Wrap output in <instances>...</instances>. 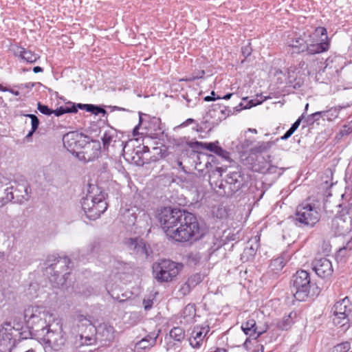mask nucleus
Segmentation results:
<instances>
[{
	"mask_svg": "<svg viewBox=\"0 0 352 352\" xmlns=\"http://www.w3.org/2000/svg\"><path fill=\"white\" fill-rule=\"evenodd\" d=\"M24 320L28 327H30L35 332V336L39 337L52 327L50 322L53 315L42 306H28L24 310Z\"/></svg>",
	"mask_w": 352,
	"mask_h": 352,
	"instance_id": "1",
	"label": "nucleus"
},
{
	"mask_svg": "<svg viewBox=\"0 0 352 352\" xmlns=\"http://www.w3.org/2000/svg\"><path fill=\"white\" fill-rule=\"evenodd\" d=\"M88 194L85 197L81 199L80 204L82 209L84 211L86 217L89 220H96L100 217L107 209V203L105 201L106 194L100 191V193L96 195H91L94 189L98 190V187L89 185Z\"/></svg>",
	"mask_w": 352,
	"mask_h": 352,
	"instance_id": "2",
	"label": "nucleus"
},
{
	"mask_svg": "<svg viewBox=\"0 0 352 352\" xmlns=\"http://www.w3.org/2000/svg\"><path fill=\"white\" fill-rule=\"evenodd\" d=\"M174 233L173 239L179 242L197 240L202 235L197 217L188 212H186L179 226L175 228Z\"/></svg>",
	"mask_w": 352,
	"mask_h": 352,
	"instance_id": "3",
	"label": "nucleus"
},
{
	"mask_svg": "<svg viewBox=\"0 0 352 352\" xmlns=\"http://www.w3.org/2000/svg\"><path fill=\"white\" fill-rule=\"evenodd\" d=\"M70 263V259L67 256L61 257L58 255L48 256L47 272L52 275L50 277V281L54 283L57 287L65 283L67 276L70 274L67 272Z\"/></svg>",
	"mask_w": 352,
	"mask_h": 352,
	"instance_id": "4",
	"label": "nucleus"
},
{
	"mask_svg": "<svg viewBox=\"0 0 352 352\" xmlns=\"http://www.w3.org/2000/svg\"><path fill=\"white\" fill-rule=\"evenodd\" d=\"M186 211L170 207H163L157 211V219L166 236L173 239L175 230L182 221Z\"/></svg>",
	"mask_w": 352,
	"mask_h": 352,
	"instance_id": "5",
	"label": "nucleus"
},
{
	"mask_svg": "<svg viewBox=\"0 0 352 352\" xmlns=\"http://www.w3.org/2000/svg\"><path fill=\"white\" fill-rule=\"evenodd\" d=\"M184 265L170 259H161L153 264V274L159 283H169L175 280L182 270Z\"/></svg>",
	"mask_w": 352,
	"mask_h": 352,
	"instance_id": "6",
	"label": "nucleus"
},
{
	"mask_svg": "<svg viewBox=\"0 0 352 352\" xmlns=\"http://www.w3.org/2000/svg\"><path fill=\"white\" fill-rule=\"evenodd\" d=\"M314 286L315 283L311 280L310 274L303 270H298L290 280L291 291L295 299L298 301H305Z\"/></svg>",
	"mask_w": 352,
	"mask_h": 352,
	"instance_id": "7",
	"label": "nucleus"
},
{
	"mask_svg": "<svg viewBox=\"0 0 352 352\" xmlns=\"http://www.w3.org/2000/svg\"><path fill=\"white\" fill-rule=\"evenodd\" d=\"M294 223L299 228H313L320 220V214L312 204H302L296 208Z\"/></svg>",
	"mask_w": 352,
	"mask_h": 352,
	"instance_id": "8",
	"label": "nucleus"
},
{
	"mask_svg": "<svg viewBox=\"0 0 352 352\" xmlns=\"http://www.w3.org/2000/svg\"><path fill=\"white\" fill-rule=\"evenodd\" d=\"M333 322L346 331L352 324V302L348 297L336 302L331 309Z\"/></svg>",
	"mask_w": 352,
	"mask_h": 352,
	"instance_id": "9",
	"label": "nucleus"
},
{
	"mask_svg": "<svg viewBox=\"0 0 352 352\" xmlns=\"http://www.w3.org/2000/svg\"><path fill=\"white\" fill-rule=\"evenodd\" d=\"M30 189L27 183L17 184L15 186H11L0 190V207L12 201L23 204L30 198Z\"/></svg>",
	"mask_w": 352,
	"mask_h": 352,
	"instance_id": "10",
	"label": "nucleus"
},
{
	"mask_svg": "<svg viewBox=\"0 0 352 352\" xmlns=\"http://www.w3.org/2000/svg\"><path fill=\"white\" fill-rule=\"evenodd\" d=\"M329 48V41L327 29L324 27H318L315 29L310 39L307 41L305 52L308 54L314 55L327 52Z\"/></svg>",
	"mask_w": 352,
	"mask_h": 352,
	"instance_id": "11",
	"label": "nucleus"
},
{
	"mask_svg": "<svg viewBox=\"0 0 352 352\" xmlns=\"http://www.w3.org/2000/svg\"><path fill=\"white\" fill-rule=\"evenodd\" d=\"M246 183L247 179L241 169L229 172L226 179L219 186V189L223 190V192L219 193L223 196L231 197L241 189Z\"/></svg>",
	"mask_w": 352,
	"mask_h": 352,
	"instance_id": "12",
	"label": "nucleus"
},
{
	"mask_svg": "<svg viewBox=\"0 0 352 352\" xmlns=\"http://www.w3.org/2000/svg\"><path fill=\"white\" fill-rule=\"evenodd\" d=\"M88 136L76 131H70L63 137L64 147L72 155H74L77 150H80L82 147L90 144Z\"/></svg>",
	"mask_w": 352,
	"mask_h": 352,
	"instance_id": "13",
	"label": "nucleus"
},
{
	"mask_svg": "<svg viewBox=\"0 0 352 352\" xmlns=\"http://www.w3.org/2000/svg\"><path fill=\"white\" fill-rule=\"evenodd\" d=\"M47 344L54 351H60L65 346L66 338L63 332L62 328L59 327L57 329H52L49 327L43 333V336L38 337Z\"/></svg>",
	"mask_w": 352,
	"mask_h": 352,
	"instance_id": "14",
	"label": "nucleus"
},
{
	"mask_svg": "<svg viewBox=\"0 0 352 352\" xmlns=\"http://www.w3.org/2000/svg\"><path fill=\"white\" fill-rule=\"evenodd\" d=\"M139 125H143L146 133L153 138H159L164 133L161 120L156 117H150L148 114L139 112Z\"/></svg>",
	"mask_w": 352,
	"mask_h": 352,
	"instance_id": "15",
	"label": "nucleus"
},
{
	"mask_svg": "<svg viewBox=\"0 0 352 352\" xmlns=\"http://www.w3.org/2000/svg\"><path fill=\"white\" fill-rule=\"evenodd\" d=\"M103 149L109 151L111 146L120 151H124L125 142L122 141L118 135V132L114 128H109L105 130L101 137Z\"/></svg>",
	"mask_w": 352,
	"mask_h": 352,
	"instance_id": "16",
	"label": "nucleus"
},
{
	"mask_svg": "<svg viewBox=\"0 0 352 352\" xmlns=\"http://www.w3.org/2000/svg\"><path fill=\"white\" fill-rule=\"evenodd\" d=\"M82 151L77 150L74 155L80 161L89 162L98 158L101 152V144L98 140H91V144L82 147Z\"/></svg>",
	"mask_w": 352,
	"mask_h": 352,
	"instance_id": "17",
	"label": "nucleus"
},
{
	"mask_svg": "<svg viewBox=\"0 0 352 352\" xmlns=\"http://www.w3.org/2000/svg\"><path fill=\"white\" fill-rule=\"evenodd\" d=\"M126 245L130 250L143 258H148L153 253L150 245L142 239L129 238L126 241Z\"/></svg>",
	"mask_w": 352,
	"mask_h": 352,
	"instance_id": "18",
	"label": "nucleus"
},
{
	"mask_svg": "<svg viewBox=\"0 0 352 352\" xmlns=\"http://www.w3.org/2000/svg\"><path fill=\"white\" fill-rule=\"evenodd\" d=\"M312 269L316 274L322 278H326L331 276L333 269L331 262L327 258H320L315 259L312 263Z\"/></svg>",
	"mask_w": 352,
	"mask_h": 352,
	"instance_id": "19",
	"label": "nucleus"
},
{
	"mask_svg": "<svg viewBox=\"0 0 352 352\" xmlns=\"http://www.w3.org/2000/svg\"><path fill=\"white\" fill-rule=\"evenodd\" d=\"M16 340L14 332L10 327H3L0 329V352L10 351L16 344Z\"/></svg>",
	"mask_w": 352,
	"mask_h": 352,
	"instance_id": "20",
	"label": "nucleus"
},
{
	"mask_svg": "<svg viewBox=\"0 0 352 352\" xmlns=\"http://www.w3.org/2000/svg\"><path fill=\"white\" fill-rule=\"evenodd\" d=\"M191 146L197 148L206 149L224 159L229 158L230 153L219 145L218 141L214 142H199L197 141L192 143Z\"/></svg>",
	"mask_w": 352,
	"mask_h": 352,
	"instance_id": "21",
	"label": "nucleus"
},
{
	"mask_svg": "<svg viewBox=\"0 0 352 352\" xmlns=\"http://www.w3.org/2000/svg\"><path fill=\"white\" fill-rule=\"evenodd\" d=\"M208 326L201 327L196 326L194 327L191 336L189 338L190 345L195 349H199L202 344L203 340L207 333L209 332Z\"/></svg>",
	"mask_w": 352,
	"mask_h": 352,
	"instance_id": "22",
	"label": "nucleus"
},
{
	"mask_svg": "<svg viewBox=\"0 0 352 352\" xmlns=\"http://www.w3.org/2000/svg\"><path fill=\"white\" fill-rule=\"evenodd\" d=\"M276 144L274 141L268 142H259L256 146L250 148V155L245 157V159L242 158L243 164L247 165L250 164V161H253L254 158L252 155H256L258 153H263L270 150L272 146ZM252 165L253 164L251 163Z\"/></svg>",
	"mask_w": 352,
	"mask_h": 352,
	"instance_id": "23",
	"label": "nucleus"
},
{
	"mask_svg": "<svg viewBox=\"0 0 352 352\" xmlns=\"http://www.w3.org/2000/svg\"><path fill=\"white\" fill-rule=\"evenodd\" d=\"M10 327V330L13 331L16 341L21 340H25L31 338L32 335H35V332L30 327H28L27 324L25 326H21L20 324H16L14 327H11L10 324H8Z\"/></svg>",
	"mask_w": 352,
	"mask_h": 352,
	"instance_id": "24",
	"label": "nucleus"
},
{
	"mask_svg": "<svg viewBox=\"0 0 352 352\" xmlns=\"http://www.w3.org/2000/svg\"><path fill=\"white\" fill-rule=\"evenodd\" d=\"M77 320V326L78 329V332L80 333L81 332L87 333L89 331V333H94L96 331L95 327L93 325L91 321L89 318H87L86 316L83 315H78L76 318Z\"/></svg>",
	"mask_w": 352,
	"mask_h": 352,
	"instance_id": "25",
	"label": "nucleus"
},
{
	"mask_svg": "<svg viewBox=\"0 0 352 352\" xmlns=\"http://www.w3.org/2000/svg\"><path fill=\"white\" fill-rule=\"evenodd\" d=\"M297 314L294 311L290 312L288 315L285 316L281 320H279L276 324V327L282 331H287L289 329L294 321V319L296 318Z\"/></svg>",
	"mask_w": 352,
	"mask_h": 352,
	"instance_id": "26",
	"label": "nucleus"
},
{
	"mask_svg": "<svg viewBox=\"0 0 352 352\" xmlns=\"http://www.w3.org/2000/svg\"><path fill=\"white\" fill-rule=\"evenodd\" d=\"M241 328L246 336L254 340L255 333H257L258 326L253 318H249L245 322L242 323Z\"/></svg>",
	"mask_w": 352,
	"mask_h": 352,
	"instance_id": "27",
	"label": "nucleus"
},
{
	"mask_svg": "<svg viewBox=\"0 0 352 352\" xmlns=\"http://www.w3.org/2000/svg\"><path fill=\"white\" fill-rule=\"evenodd\" d=\"M222 105L220 104H214L211 106V108L206 113V120L205 123H210L212 126H213L212 122L216 121V119L220 116V113H222Z\"/></svg>",
	"mask_w": 352,
	"mask_h": 352,
	"instance_id": "28",
	"label": "nucleus"
},
{
	"mask_svg": "<svg viewBox=\"0 0 352 352\" xmlns=\"http://www.w3.org/2000/svg\"><path fill=\"white\" fill-rule=\"evenodd\" d=\"M252 169L254 171H258L263 174H276L277 177H279L281 174V168H278L277 166L269 164L267 168L265 166L256 167V164H254L251 166Z\"/></svg>",
	"mask_w": 352,
	"mask_h": 352,
	"instance_id": "29",
	"label": "nucleus"
},
{
	"mask_svg": "<svg viewBox=\"0 0 352 352\" xmlns=\"http://www.w3.org/2000/svg\"><path fill=\"white\" fill-rule=\"evenodd\" d=\"M157 336H158V335L156 334L155 333H154V332L151 333L148 335H147L145 338L142 339L137 344V345L140 349H145L146 348H150V347L153 346V345H155V344L156 343Z\"/></svg>",
	"mask_w": 352,
	"mask_h": 352,
	"instance_id": "30",
	"label": "nucleus"
},
{
	"mask_svg": "<svg viewBox=\"0 0 352 352\" xmlns=\"http://www.w3.org/2000/svg\"><path fill=\"white\" fill-rule=\"evenodd\" d=\"M287 260L283 256H280L273 259L270 265V269L274 274H278L284 267Z\"/></svg>",
	"mask_w": 352,
	"mask_h": 352,
	"instance_id": "31",
	"label": "nucleus"
},
{
	"mask_svg": "<svg viewBox=\"0 0 352 352\" xmlns=\"http://www.w3.org/2000/svg\"><path fill=\"white\" fill-rule=\"evenodd\" d=\"M345 106H337L334 107H331L328 110L322 111V118L326 119L329 121H332L333 120L338 118L339 113L341 109L346 108Z\"/></svg>",
	"mask_w": 352,
	"mask_h": 352,
	"instance_id": "32",
	"label": "nucleus"
},
{
	"mask_svg": "<svg viewBox=\"0 0 352 352\" xmlns=\"http://www.w3.org/2000/svg\"><path fill=\"white\" fill-rule=\"evenodd\" d=\"M307 41H305L303 38L298 37L292 41V43L289 44L294 53L300 54L305 52V46L307 45Z\"/></svg>",
	"mask_w": 352,
	"mask_h": 352,
	"instance_id": "33",
	"label": "nucleus"
},
{
	"mask_svg": "<svg viewBox=\"0 0 352 352\" xmlns=\"http://www.w3.org/2000/svg\"><path fill=\"white\" fill-rule=\"evenodd\" d=\"M19 56L29 63H34L39 58V56L36 54L27 50L23 47L20 49V51L19 52Z\"/></svg>",
	"mask_w": 352,
	"mask_h": 352,
	"instance_id": "34",
	"label": "nucleus"
},
{
	"mask_svg": "<svg viewBox=\"0 0 352 352\" xmlns=\"http://www.w3.org/2000/svg\"><path fill=\"white\" fill-rule=\"evenodd\" d=\"M258 241L259 238L258 239H255L254 244H251L250 247L245 248L242 256L245 257L247 261L253 258L256 254L259 246L258 243Z\"/></svg>",
	"mask_w": 352,
	"mask_h": 352,
	"instance_id": "35",
	"label": "nucleus"
},
{
	"mask_svg": "<svg viewBox=\"0 0 352 352\" xmlns=\"http://www.w3.org/2000/svg\"><path fill=\"white\" fill-rule=\"evenodd\" d=\"M148 151L149 148L147 146H144L137 150L135 152V156L133 157V160L138 166H143L145 164L146 162L144 161V158L142 155L144 153H148Z\"/></svg>",
	"mask_w": 352,
	"mask_h": 352,
	"instance_id": "36",
	"label": "nucleus"
},
{
	"mask_svg": "<svg viewBox=\"0 0 352 352\" xmlns=\"http://www.w3.org/2000/svg\"><path fill=\"white\" fill-rule=\"evenodd\" d=\"M169 336L174 340L181 342L185 337V332L183 328L176 327L170 331Z\"/></svg>",
	"mask_w": 352,
	"mask_h": 352,
	"instance_id": "37",
	"label": "nucleus"
},
{
	"mask_svg": "<svg viewBox=\"0 0 352 352\" xmlns=\"http://www.w3.org/2000/svg\"><path fill=\"white\" fill-rule=\"evenodd\" d=\"M254 142V138H247L245 134L244 137H241L239 139V144L237 145V149L239 152H243V151L248 148Z\"/></svg>",
	"mask_w": 352,
	"mask_h": 352,
	"instance_id": "38",
	"label": "nucleus"
},
{
	"mask_svg": "<svg viewBox=\"0 0 352 352\" xmlns=\"http://www.w3.org/2000/svg\"><path fill=\"white\" fill-rule=\"evenodd\" d=\"M287 73L289 80L288 83L289 84V87H292L294 89L300 88L302 85V82H301L300 80L296 82V79L294 76V69L292 68H289L287 70Z\"/></svg>",
	"mask_w": 352,
	"mask_h": 352,
	"instance_id": "39",
	"label": "nucleus"
},
{
	"mask_svg": "<svg viewBox=\"0 0 352 352\" xmlns=\"http://www.w3.org/2000/svg\"><path fill=\"white\" fill-rule=\"evenodd\" d=\"M196 314V307L193 303L188 304L183 310L184 318H192Z\"/></svg>",
	"mask_w": 352,
	"mask_h": 352,
	"instance_id": "40",
	"label": "nucleus"
},
{
	"mask_svg": "<svg viewBox=\"0 0 352 352\" xmlns=\"http://www.w3.org/2000/svg\"><path fill=\"white\" fill-rule=\"evenodd\" d=\"M94 333H89V331H87V333H85V331L81 332L80 337L82 344L86 345L91 344L95 341Z\"/></svg>",
	"mask_w": 352,
	"mask_h": 352,
	"instance_id": "41",
	"label": "nucleus"
},
{
	"mask_svg": "<svg viewBox=\"0 0 352 352\" xmlns=\"http://www.w3.org/2000/svg\"><path fill=\"white\" fill-rule=\"evenodd\" d=\"M261 101H258L256 102H254V100H251L248 102V103L245 105H244V104L243 102H241L238 106H236L235 107L236 109V111H241V109H249V108H251L252 107H254L258 104H261L263 101H265L267 100V97H264L263 98L262 96H261Z\"/></svg>",
	"mask_w": 352,
	"mask_h": 352,
	"instance_id": "42",
	"label": "nucleus"
},
{
	"mask_svg": "<svg viewBox=\"0 0 352 352\" xmlns=\"http://www.w3.org/2000/svg\"><path fill=\"white\" fill-rule=\"evenodd\" d=\"M222 113H220V116L216 119L215 122H213V126L218 125L222 120H225L230 113H232V110L226 106L222 105Z\"/></svg>",
	"mask_w": 352,
	"mask_h": 352,
	"instance_id": "43",
	"label": "nucleus"
},
{
	"mask_svg": "<svg viewBox=\"0 0 352 352\" xmlns=\"http://www.w3.org/2000/svg\"><path fill=\"white\" fill-rule=\"evenodd\" d=\"M320 118H322V111H317L311 115H309L307 118H305L304 120L305 122H306L307 125H311L315 122L318 121Z\"/></svg>",
	"mask_w": 352,
	"mask_h": 352,
	"instance_id": "44",
	"label": "nucleus"
},
{
	"mask_svg": "<svg viewBox=\"0 0 352 352\" xmlns=\"http://www.w3.org/2000/svg\"><path fill=\"white\" fill-rule=\"evenodd\" d=\"M351 349V344L349 342H344L335 346L331 352H348Z\"/></svg>",
	"mask_w": 352,
	"mask_h": 352,
	"instance_id": "45",
	"label": "nucleus"
},
{
	"mask_svg": "<svg viewBox=\"0 0 352 352\" xmlns=\"http://www.w3.org/2000/svg\"><path fill=\"white\" fill-rule=\"evenodd\" d=\"M89 113L95 116L102 114L103 116L107 114V111L102 107L93 104H91Z\"/></svg>",
	"mask_w": 352,
	"mask_h": 352,
	"instance_id": "46",
	"label": "nucleus"
},
{
	"mask_svg": "<svg viewBox=\"0 0 352 352\" xmlns=\"http://www.w3.org/2000/svg\"><path fill=\"white\" fill-rule=\"evenodd\" d=\"M202 281V278L201 274H195L190 276L188 280L187 283L192 287L194 288L196 285H197L199 283H200Z\"/></svg>",
	"mask_w": 352,
	"mask_h": 352,
	"instance_id": "47",
	"label": "nucleus"
},
{
	"mask_svg": "<svg viewBox=\"0 0 352 352\" xmlns=\"http://www.w3.org/2000/svg\"><path fill=\"white\" fill-rule=\"evenodd\" d=\"M23 116L25 117L30 118L31 119V125H32L31 129L36 131L38 129L39 124H40V121H39L38 117L36 116H35L34 114H31V113L24 114Z\"/></svg>",
	"mask_w": 352,
	"mask_h": 352,
	"instance_id": "48",
	"label": "nucleus"
},
{
	"mask_svg": "<svg viewBox=\"0 0 352 352\" xmlns=\"http://www.w3.org/2000/svg\"><path fill=\"white\" fill-rule=\"evenodd\" d=\"M37 109L43 114L46 116H51L52 114V109L49 108L47 105L43 104L38 102L37 104Z\"/></svg>",
	"mask_w": 352,
	"mask_h": 352,
	"instance_id": "49",
	"label": "nucleus"
},
{
	"mask_svg": "<svg viewBox=\"0 0 352 352\" xmlns=\"http://www.w3.org/2000/svg\"><path fill=\"white\" fill-rule=\"evenodd\" d=\"M352 133V121L344 124L340 131L341 136L346 135Z\"/></svg>",
	"mask_w": 352,
	"mask_h": 352,
	"instance_id": "50",
	"label": "nucleus"
},
{
	"mask_svg": "<svg viewBox=\"0 0 352 352\" xmlns=\"http://www.w3.org/2000/svg\"><path fill=\"white\" fill-rule=\"evenodd\" d=\"M192 289L193 288L187 282H186L184 284H183L181 286V287H180V289L179 290V292L183 296H186V295L189 294Z\"/></svg>",
	"mask_w": 352,
	"mask_h": 352,
	"instance_id": "51",
	"label": "nucleus"
},
{
	"mask_svg": "<svg viewBox=\"0 0 352 352\" xmlns=\"http://www.w3.org/2000/svg\"><path fill=\"white\" fill-rule=\"evenodd\" d=\"M97 245H98V243L96 242H92V243H89L85 250H82V256H84L85 254H92L94 252L95 248L97 247Z\"/></svg>",
	"mask_w": 352,
	"mask_h": 352,
	"instance_id": "52",
	"label": "nucleus"
},
{
	"mask_svg": "<svg viewBox=\"0 0 352 352\" xmlns=\"http://www.w3.org/2000/svg\"><path fill=\"white\" fill-rule=\"evenodd\" d=\"M352 250V239L349 240L345 245L339 248L338 252L340 254L344 256V252Z\"/></svg>",
	"mask_w": 352,
	"mask_h": 352,
	"instance_id": "53",
	"label": "nucleus"
},
{
	"mask_svg": "<svg viewBox=\"0 0 352 352\" xmlns=\"http://www.w3.org/2000/svg\"><path fill=\"white\" fill-rule=\"evenodd\" d=\"M252 47L250 46V43H248L246 45H244L241 47V53L245 58L248 57L252 54Z\"/></svg>",
	"mask_w": 352,
	"mask_h": 352,
	"instance_id": "54",
	"label": "nucleus"
},
{
	"mask_svg": "<svg viewBox=\"0 0 352 352\" xmlns=\"http://www.w3.org/2000/svg\"><path fill=\"white\" fill-rule=\"evenodd\" d=\"M268 329V325L265 324L263 326H258L257 333H255L254 340H256L261 335L265 333Z\"/></svg>",
	"mask_w": 352,
	"mask_h": 352,
	"instance_id": "55",
	"label": "nucleus"
},
{
	"mask_svg": "<svg viewBox=\"0 0 352 352\" xmlns=\"http://www.w3.org/2000/svg\"><path fill=\"white\" fill-rule=\"evenodd\" d=\"M65 113H67L66 107H60L55 110L52 109V114L59 117Z\"/></svg>",
	"mask_w": 352,
	"mask_h": 352,
	"instance_id": "56",
	"label": "nucleus"
},
{
	"mask_svg": "<svg viewBox=\"0 0 352 352\" xmlns=\"http://www.w3.org/2000/svg\"><path fill=\"white\" fill-rule=\"evenodd\" d=\"M305 118V116H304V113L302 114L301 116H300L295 122L294 123H293L290 127V129L294 131L295 132L297 129L298 128V126H300L301 122L302 120H304Z\"/></svg>",
	"mask_w": 352,
	"mask_h": 352,
	"instance_id": "57",
	"label": "nucleus"
},
{
	"mask_svg": "<svg viewBox=\"0 0 352 352\" xmlns=\"http://www.w3.org/2000/svg\"><path fill=\"white\" fill-rule=\"evenodd\" d=\"M294 132L289 128L286 132L285 133L281 136L280 138H278L276 140V142H278L279 140H287L289 138H290L292 136V135L294 133Z\"/></svg>",
	"mask_w": 352,
	"mask_h": 352,
	"instance_id": "58",
	"label": "nucleus"
},
{
	"mask_svg": "<svg viewBox=\"0 0 352 352\" xmlns=\"http://www.w3.org/2000/svg\"><path fill=\"white\" fill-rule=\"evenodd\" d=\"M69 104H72L70 107H66L67 108V112L69 113H76L78 112V107H77V104L73 103V102H69Z\"/></svg>",
	"mask_w": 352,
	"mask_h": 352,
	"instance_id": "59",
	"label": "nucleus"
},
{
	"mask_svg": "<svg viewBox=\"0 0 352 352\" xmlns=\"http://www.w3.org/2000/svg\"><path fill=\"white\" fill-rule=\"evenodd\" d=\"M215 96H216L215 92L214 91H212L210 93V96H206L204 98V100L207 101V102H210V101H214L217 99H221V97H219V96L216 97Z\"/></svg>",
	"mask_w": 352,
	"mask_h": 352,
	"instance_id": "60",
	"label": "nucleus"
},
{
	"mask_svg": "<svg viewBox=\"0 0 352 352\" xmlns=\"http://www.w3.org/2000/svg\"><path fill=\"white\" fill-rule=\"evenodd\" d=\"M153 300H150V299L145 300L144 299L143 300L144 308L146 311L151 309V307H153Z\"/></svg>",
	"mask_w": 352,
	"mask_h": 352,
	"instance_id": "61",
	"label": "nucleus"
},
{
	"mask_svg": "<svg viewBox=\"0 0 352 352\" xmlns=\"http://www.w3.org/2000/svg\"><path fill=\"white\" fill-rule=\"evenodd\" d=\"M35 84L34 82H28V83H25V84H20V85H16V87L18 88V89H32L34 87Z\"/></svg>",
	"mask_w": 352,
	"mask_h": 352,
	"instance_id": "62",
	"label": "nucleus"
},
{
	"mask_svg": "<svg viewBox=\"0 0 352 352\" xmlns=\"http://www.w3.org/2000/svg\"><path fill=\"white\" fill-rule=\"evenodd\" d=\"M343 211L345 212L346 214L349 216L350 218H352V202L345 206Z\"/></svg>",
	"mask_w": 352,
	"mask_h": 352,
	"instance_id": "63",
	"label": "nucleus"
},
{
	"mask_svg": "<svg viewBox=\"0 0 352 352\" xmlns=\"http://www.w3.org/2000/svg\"><path fill=\"white\" fill-rule=\"evenodd\" d=\"M77 107L79 109L85 110L87 112H89L91 104H82V103H78Z\"/></svg>",
	"mask_w": 352,
	"mask_h": 352,
	"instance_id": "64",
	"label": "nucleus"
}]
</instances>
